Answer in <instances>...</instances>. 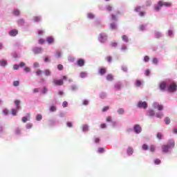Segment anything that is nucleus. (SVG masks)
<instances>
[{
	"instance_id": "obj_1",
	"label": "nucleus",
	"mask_w": 177,
	"mask_h": 177,
	"mask_svg": "<svg viewBox=\"0 0 177 177\" xmlns=\"http://www.w3.org/2000/svg\"><path fill=\"white\" fill-rule=\"evenodd\" d=\"M67 80V76L64 75L62 77V79H53V84L55 86H63V84H64V81H66Z\"/></svg>"
},
{
	"instance_id": "obj_2",
	"label": "nucleus",
	"mask_w": 177,
	"mask_h": 177,
	"mask_svg": "<svg viewBox=\"0 0 177 177\" xmlns=\"http://www.w3.org/2000/svg\"><path fill=\"white\" fill-rule=\"evenodd\" d=\"M15 103L17 106V108H16V109H12L11 110V114H12V115H14V116L17 115V111H19V110H20V100H15Z\"/></svg>"
},
{
	"instance_id": "obj_3",
	"label": "nucleus",
	"mask_w": 177,
	"mask_h": 177,
	"mask_svg": "<svg viewBox=\"0 0 177 177\" xmlns=\"http://www.w3.org/2000/svg\"><path fill=\"white\" fill-rule=\"evenodd\" d=\"M168 92L174 93L175 91H177V85L176 83L173 82L171 83L169 86L167 87Z\"/></svg>"
},
{
	"instance_id": "obj_4",
	"label": "nucleus",
	"mask_w": 177,
	"mask_h": 177,
	"mask_svg": "<svg viewBox=\"0 0 177 177\" xmlns=\"http://www.w3.org/2000/svg\"><path fill=\"white\" fill-rule=\"evenodd\" d=\"M158 5L162 8V6H166V7H171L172 6V3H169V2H163L162 1H160L158 3Z\"/></svg>"
},
{
	"instance_id": "obj_5",
	"label": "nucleus",
	"mask_w": 177,
	"mask_h": 177,
	"mask_svg": "<svg viewBox=\"0 0 177 177\" xmlns=\"http://www.w3.org/2000/svg\"><path fill=\"white\" fill-rule=\"evenodd\" d=\"M138 107L142 109H147V102H139L138 104Z\"/></svg>"
},
{
	"instance_id": "obj_6",
	"label": "nucleus",
	"mask_w": 177,
	"mask_h": 177,
	"mask_svg": "<svg viewBox=\"0 0 177 177\" xmlns=\"http://www.w3.org/2000/svg\"><path fill=\"white\" fill-rule=\"evenodd\" d=\"M134 131L136 133H140L142 132V127L139 124H136L134 126Z\"/></svg>"
},
{
	"instance_id": "obj_7",
	"label": "nucleus",
	"mask_w": 177,
	"mask_h": 177,
	"mask_svg": "<svg viewBox=\"0 0 177 177\" xmlns=\"http://www.w3.org/2000/svg\"><path fill=\"white\" fill-rule=\"evenodd\" d=\"M167 146L169 149L175 147V140H169V142H167Z\"/></svg>"
},
{
	"instance_id": "obj_8",
	"label": "nucleus",
	"mask_w": 177,
	"mask_h": 177,
	"mask_svg": "<svg viewBox=\"0 0 177 177\" xmlns=\"http://www.w3.org/2000/svg\"><path fill=\"white\" fill-rule=\"evenodd\" d=\"M19 34V31H17V30L16 29H12V30H10L9 32V35L11 36V37H16V35Z\"/></svg>"
},
{
	"instance_id": "obj_9",
	"label": "nucleus",
	"mask_w": 177,
	"mask_h": 177,
	"mask_svg": "<svg viewBox=\"0 0 177 177\" xmlns=\"http://www.w3.org/2000/svg\"><path fill=\"white\" fill-rule=\"evenodd\" d=\"M165 88H167V84H165V82H162L160 84V91H165Z\"/></svg>"
},
{
	"instance_id": "obj_10",
	"label": "nucleus",
	"mask_w": 177,
	"mask_h": 177,
	"mask_svg": "<svg viewBox=\"0 0 177 177\" xmlns=\"http://www.w3.org/2000/svg\"><path fill=\"white\" fill-rule=\"evenodd\" d=\"M84 64H85V61L84 59H80L77 60V66H79V67H82Z\"/></svg>"
},
{
	"instance_id": "obj_11",
	"label": "nucleus",
	"mask_w": 177,
	"mask_h": 177,
	"mask_svg": "<svg viewBox=\"0 0 177 177\" xmlns=\"http://www.w3.org/2000/svg\"><path fill=\"white\" fill-rule=\"evenodd\" d=\"M46 41L48 42V45H52L53 42H55V39L52 37H47Z\"/></svg>"
},
{
	"instance_id": "obj_12",
	"label": "nucleus",
	"mask_w": 177,
	"mask_h": 177,
	"mask_svg": "<svg viewBox=\"0 0 177 177\" xmlns=\"http://www.w3.org/2000/svg\"><path fill=\"white\" fill-rule=\"evenodd\" d=\"M127 154L128 156H132V154H133V148L129 147L127 149Z\"/></svg>"
},
{
	"instance_id": "obj_13",
	"label": "nucleus",
	"mask_w": 177,
	"mask_h": 177,
	"mask_svg": "<svg viewBox=\"0 0 177 177\" xmlns=\"http://www.w3.org/2000/svg\"><path fill=\"white\" fill-rule=\"evenodd\" d=\"M8 61H6V59H2L1 61H0V66L3 67H6Z\"/></svg>"
},
{
	"instance_id": "obj_14",
	"label": "nucleus",
	"mask_w": 177,
	"mask_h": 177,
	"mask_svg": "<svg viewBox=\"0 0 177 177\" xmlns=\"http://www.w3.org/2000/svg\"><path fill=\"white\" fill-rule=\"evenodd\" d=\"M82 131L83 132H88L89 131V127L87 124H84L82 126Z\"/></svg>"
},
{
	"instance_id": "obj_15",
	"label": "nucleus",
	"mask_w": 177,
	"mask_h": 177,
	"mask_svg": "<svg viewBox=\"0 0 177 177\" xmlns=\"http://www.w3.org/2000/svg\"><path fill=\"white\" fill-rule=\"evenodd\" d=\"M169 149V148L168 147V145H163L162 147V150L163 153H168V149Z\"/></svg>"
},
{
	"instance_id": "obj_16",
	"label": "nucleus",
	"mask_w": 177,
	"mask_h": 177,
	"mask_svg": "<svg viewBox=\"0 0 177 177\" xmlns=\"http://www.w3.org/2000/svg\"><path fill=\"white\" fill-rule=\"evenodd\" d=\"M153 105L155 106V107L156 106V108L159 111L163 110V109H164V106L162 105L158 104L157 103H154Z\"/></svg>"
},
{
	"instance_id": "obj_17",
	"label": "nucleus",
	"mask_w": 177,
	"mask_h": 177,
	"mask_svg": "<svg viewBox=\"0 0 177 177\" xmlns=\"http://www.w3.org/2000/svg\"><path fill=\"white\" fill-rule=\"evenodd\" d=\"M100 41L101 42H104L106 41V39H107V37L103 36V35H100Z\"/></svg>"
},
{
	"instance_id": "obj_18",
	"label": "nucleus",
	"mask_w": 177,
	"mask_h": 177,
	"mask_svg": "<svg viewBox=\"0 0 177 177\" xmlns=\"http://www.w3.org/2000/svg\"><path fill=\"white\" fill-rule=\"evenodd\" d=\"M99 73L101 75H104V74H106V68H101L99 71Z\"/></svg>"
},
{
	"instance_id": "obj_19",
	"label": "nucleus",
	"mask_w": 177,
	"mask_h": 177,
	"mask_svg": "<svg viewBox=\"0 0 177 177\" xmlns=\"http://www.w3.org/2000/svg\"><path fill=\"white\" fill-rule=\"evenodd\" d=\"M114 88L116 89V91H120V89H121V84L116 83L114 86Z\"/></svg>"
},
{
	"instance_id": "obj_20",
	"label": "nucleus",
	"mask_w": 177,
	"mask_h": 177,
	"mask_svg": "<svg viewBox=\"0 0 177 177\" xmlns=\"http://www.w3.org/2000/svg\"><path fill=\"white\" fill-rule=\"evenodd\" d=\"M34 53H39L42 52V48H36L33 50Z\"/></svg>"
},
{
	"instance_id": "obj_21",
	"label": "nucleus",
	"mask_w": 177,
	"mask_h": 177,
	"mask_svg": "<svg viewBox=\"0 0 177 177\" xmlns=\"http://www.w3.org/2000/svg\"><path fill=\"white\" fill-rule=\"evenodd\" d=\"M44 74L46 77H50L52 75V72H50L49 70L44 71Z\"/></svg>"
},
{
	"instance_id": "obj_22",
	"label": "nucleus",
	"mask_w": 177,
	"mask_h": 177,
	"mask_svg": "<svg viewBox=\"0 0 177 177\" xmlns=\"http://www.w3.org/2000/svg\"><path fill=\"white\" fill-rule=\"evenodd\" d=\"M122 41H124V42H128L129 40L128 39V36L127 35H122Z\"/></svg>"
},
{
	"instance_id": "obj_23",
	"label": "nucleus",
	"mask_w": 177,
	"mask_h": 177,
	"mask_svg": "<svg viewBox=\"0 0 177 177\" xmlns=\"http://www.w3.org/2000/svg\"><path fill=\"white\" fill-rule=\"evenodd\" d=\"M153 162L154 164H156V165H160V164H161V160L157 158V159H155L153 160Z\"/></svg>"
},
{
	"instance_id": "obj_24",
	"label": "nucleus",
	"mask_w": 177,
	"mask_h": 177,
	"mask_svg": "<svg viewBox=\"0 0 177 177\" xmlns=\"http://www.w3.org/2000/svg\"><path fill=\"white\" fill-rule=\"evenodd\" d=\"M155 114H156V113H154V111H153V110H149V111H148V115H149V117H153Z\"/></svg>"
},
{
	"instance_id": "obj_25",
	"label": "nucleus",
	"mask_w": 177,
	"mask_h": 177,
	"mask_svg": "<svg viewBox=\"0 0 177 177\" xmlns=\"http://www.w3.org/2000/svg\"><path fill=\"white\" fill-rule=\"evenodd\" d=\"M150 151L154 153L156 151V147L154 145H151L149 147Z\"/></svg>"
},
{
	"instance_id": "obj_26",
	"label": "nucleus",
	"mask_w": 177,
	"mask_h": 177,
	"mask_svg": "<svg viewBox=\"0 0 177 177\" xmlns=\"http://www.w3.org/2000/svg\"><path fill=\"white\" fill-rule=\"evenodd\" d=\"M106 80L107 81H113V77L112 76V75L109 74L106 76Z\"/></svg>"
},
{
	"instance_id": "obj_27",
	"label": "nucleus",
	"mask_w": 177,
	"mask_h": 177,
	"mask_svg": "<svg viewBox=\"0 0 177 177\" xmlns=\"http://www.w3.org/2000/svg\"><path fill=\"white\" fill-rule=\"evenodd\" d=\"M165 122L167 125H169L171 123V119L169 118H165Z\"/></svg>"
},
{
	"instance_id": "obj_28",
	"label": "nucleus",
	"mask_w": 177,
	"mask_h": 177,
	"mask_svg": "<svg viewBox=\"0 0 177 177\" xmlns=\"http://www.w3.org/2000/svg\"><path fill=\"white\" fill-rule=\"evenodd\" d=\"M136 86H140L142 85V81L140 80H136L135 83Z\"/></svg>"
},
{
	"instance_id": "obj_29",
	"label": "nucleus",
	"mask_w": 177,
	"mask_h": 177,
	"mask_svg": "<svg viewBox=\"0 0 177 177\" xmlns=\"http://www.w3.org/2000/svg\"><path fill=\"white\" fill-rule=\"evenodd\" d=\"M49 110H50V111H51V112H54V111H56L57 109H56V106H50Z\"/></svg>"
},
{
	"instance_id": "obj_30",
	"label": "nucleus",
	"mask_w": 177,
	"mask_h": 177,
	"mask_svg": "<svg viewBox=\"0 0 177 177\" xmlns=\"http://www.w3.org/2000/svg\"><path fill=\"white\" fill-rule=\"evenodd\" d=\"M36 120H37V121H41V120H42V115L38 114V115L36 116Z\"/></svg>"
},
{
	"instance_id": "obj_31",
	"label": "nucleus",
	"mask_w": 177,
	"mask_h": 177,
	"mask_svg": "<svg viewBox=\"0 0 177 177\" xmlns=\"http://www.w3.org/2000/svg\"><path fill=\"white\" fill-rule=\"evenodd\" d=\"M39 20H41V17H35L33 19V21H35V23L39 21Z\"/></svg>"
},
{
	"instance_id": "obj_32",
	"label": "nucleus",
	"mask_w": 177,
	"mask_h": 177,
	"mask_svg": "<svg viewBox=\"0 0 177 177\" xmlns=\"http://www.w3.org/2000/svg\"><path fill=\"white\" fill-rule=\"evenodd\" d=\"M13 15H15V16H19V15H20V11H19V10H15L13 12Z\"/></svg>"
},
{
	"instance_id": "obj_33",
	"label": "nucleus",
	"mask_w": 177,
	"mask_h": 177,
	"mask_svg": "<svg viewBox=\"0 0 177 177\" xmlns=\"http://www.w3.org/2000/svg\"><path fill=\"white\" fill-rule=\"evenodd\" d=\"M19 85H20V82L16 80V81H14L13 82V86H19Z\"/></svg>"
},
{
	"instance_id": "obj_34",
	"label": "nucleus",
	"mask_w": 177,
	"mask_h": 177,
	"mask_svg": "<svg viewBox=\"0 0 177 177\" xmlns=\"http://www.w3.org/2000/svg\"><path fill=\"white\" fill-rule=\"evenodd\" d=\"M106 10L108 12H111V10H113V7L111 6H110V5L107 6H106Z\"/></svg>"
},
{
	"instance_id": "obj_35",
	"label": "nucleus",
	"mask_w": 177,
	"mask_h": 177,
	"mask_svg": "<svg viewBox=\"0 0 177 177\" xmlns=\"http://www.w3.org/2000/svg\"><path fill=\"white\" fill-rule=\"evenodd\" d=\"M88 19H92L95 18V15H93V14H92V13H88Z\"/></svg>"
},
{
	"instance_id": "obj_36",
	"label": "nucleus",
	"mask_w": 177,
	"mask_h": 177,
	"mask_svg": "<svg viewBox=\"0 0 177 177\" xmlns=\"http://www.w3.org/2000/svg\"><path fill=\"white\" fill-rule=\"evenodd\" d=\"M31 128H32V124L28 123V124H26V129H31Z\"/></svg>"
},
{
	"instance_id": "obj_37",
	"label": "nucleus",
	"mask_w": 177,
	"mask_h": 177,
	"mask_svg": "<svg viewBox=\"0 0 177 177\" xmlns=\"http://www.w3.org/2000/svg\"><path fill=\"white\" fill-rule=\"evenodd\" d=\"M156 136L158 139H162V134L161 133H158Z\"/></svg>"
},
{
	"instance_id": "obj_38",
	"label": "nucleus",
	"mask_w": 177,
	"mask_h": 177,
	"mask_svg": "<svg viewBox=\"0 0 177 177\" xmlns=\"http://www.w3.org/2000/svg\"><path fill=\"white\" fill-rule=\"evenodd\" d=\"M111 28H112V30H115V28H117L115 24H111Z\"/></svg>"
},
{
	"instance_id": "obj_39",
	"label": "nucleus",
	"mask_w": 177,
	"mask_h": 177,
	"mask_svg": "<svg viewBox=\"0 0 177 177\" xmlns=\"http://www.w3.org/2000/svg\"><path fill=\"white\" fill-rule=\"evenodd\" d=\"M80 77H81V78H85V77H86V73L82 72L80 73Z\"/></svg>"
},
{
	"instance_id": "obj_40",
	"label": "nucleus",
	"mask_w": 177,
	"mask_h": 177,
	"mask_svg": "<svg viewBox=\"0 0 177 177\" xmlns=\"http://www.w3.org/2000/svg\"><path fill=\"white\" fill-rule=\"evenodd\" d=\"M124 109H118V113H119V114H124Z\"/></svg>"
},
{
	"instance_id": "obj_41",
	"label": "nucleus",
	"mask_w": 177,
	"mask_h": 177,
	"mask_svg": "<svg viewBox=\"0 0 177 177\" xmlns=\"http://www.w3.org/2000/svg\"><path fill=\"white\" fill-rule=\"evenodd\" d=\"M21 120H22V122H24V123L28 121V119L27 118V117H23Z\"/></svg>"
},
{
	"instance_id": "obj_42",
	"label": "nucleus",
	"mask_w": 177,
	"mask_h": 177,
	"mask_svg": "<svg viewBox=\"0 0 177 177\" xmlns=\"http://www.w3.org/2000/svg\"><path fill=\"white\" fill-rule=\"evenodd\" d=\"M149 60H150V57H149V56L146 55V56L145 57V58H144V61H145V62H149Z\"/></svg>"
},
{
	"instance_id": "obj_43",
	"label": "nucleus",
	"mask_w": 177,
	"mask_h": 177,
	"mask_svg": "<svg viewBox=\"0 0 177 177\" xmlns=\"http://www.w3.org/2000/svg\"><path fill=\"white\" fill-rule=\"evenodd\" d=\"M67 106H68V103L66 101H64V102L62 103V106H63V107H67Z\"/></svg>"
},
{
	"instance_id": "obj_44",
	"label": "nucleus",
	"mask_w": 177,
	"mask_h": 177,
	"mask_svg": "<svg viewBox=\"0 0 177 177\" xmlns=\"http://www.w3.org/2000/svg\"><path fill=\"white\" fill-rule=\"evenodd\" d=\"M164 116V115L162 113H157L156 114V117L158 118H162Z\"/></svg>"
},
{
	"instance_id": "obj_45",
	"label": "nucleus",
	"mask_w": 177,
	"mask_h": 177,
	"mask_svg": "<svg viewBox=\"0 0 177 177\" xmlns=\"http://www.w3.org/2000/svg\"><path fill=\"white\" fill-rule=\"evenodd\" d=\"M33 66L35 68H38V67H39V64L38 62H35Z\"/></svg>"
},
{
	"instance_id": "obj_46",
	"label": "nucleus",
	"mask_w": 177,
	"mask_h": 177,
	"mask_svg": "<svg viewBox=\"0 0 177 177\" xmlns=\"http://www.w3.org/2000/svg\"><path fill=\"white\" fill-rule=\"evenodd\" d=\"M142 149H143L144 150H147V149H149V147L147 146V145L144 144V145H142Z\"/></svg>"
},
{
	"instance_id": "obj_47",
	"label": "nucleus",
	"mask_w": 177,
	"mask_h": 177,
	"mask_svg": "<svg viewBox=\"0 0 177 177\" xmlns=\"http://www.w3.org/2000/svg\"><path fill=\"white\" fill-rule=\"evenodd\" d=\"M19 64H15V65L13 66V69H14V70H19Z\"/></svg>"
},
{
	"instance_id": "obj_48",
	"label": "nucleus",
	"mask_w": 177,
	"mask_h": 177,
	"mask_svg": "<svg viewBox=\"0 0 177 177\" xmlns=\"http://www.w3.org/2000/svg\"><path fill=\"white\" fill-rule=\"evenodd\" d=\"M152 62L153 64H157V63H158V59H157V58H153Z\"/></svg>"
},
{
	"instance_id": "obj_49",
	"label": "nucleus",
	"mask_w": 177,
	"mask_h": 177,
	"mask_svg": "<svg viewBox=\"0 0 177 177\" xmlns=\"http://www.w3.org/2000/svg\"><path fill=\"white\" fill-rule=\"evenodd\" d=\"M57 68H58V70H59V71L63 70V68H64L63 65L59 64V65L57 66Z\"/></svg>"
},
{
	"instance_id": "obj_50",
	"label": "nucleus",
	"mask_w": 177,
	"mask_h": 177,
	"mask_svg": "<svg viewBox=\"0 0 177 177\" xmlns=\"http://www.w3.org/2000/svg\"><path fill=\"white\" fill-rule=\"evenodd\" d=\"M36 74H37V75H41V74H42V71H41V70H37V71H36Z\"/></svg>"
},
{
	"instance_id": "obj_51",
	"label": "nucleus",
	"mask_w": 177,
	"mask_h": 177,
	"mask_svg": "<svg viewBox=\"0 0 177 177\" xmlns=\"http://www.w3.org/2000/svg\"><path fill=\"white\" fill-rule=\"evenodd\" d=\"M88 103H89V102L88 100H84L83 101L84 106H87V104H88Z\"/></svg>"
},
{
	"instance_id": "obj_52",
	"label": "nucleus",
	"mask_w": 177,
	"mask_h": 177,
	"mask_svg": "<svg viewBox=\"0 0 177 177\" xmlns=\"http://www.w3.org/2000/svg\"><path fill=\"white\" fill-rule=\"evenodd\" d=\"M46 92H48V88H46V87L44 86L43 88L42 93L45 94V93H46Z\"/></svg>"
},
{
	"instance_id": "obj_53",
	"label": "nucleus",
	"mask_w": 177,
	"mask_h": 177,
	"mask_svg": "<svg viewBox=\"0 0 177 177\" xmlns=\"http://www.w3.org/2000/svg\"><path fill=\"white\" fill-rule=\"evenodd\" d=\"M33 92L34 93H38V92H39V88H34Z\"/></svg>"
},
{
	"instance_id": "obj_54",
	"label": "nucleus",
	"mask_w": 177,
	"mask_h": 177,
	"mask_svg": "<svg viewBox=\"0 0 177 177\" xmlns=\"http://www.w3.org/2000/svg\"><path fill=\"white\" fill-rule=\"evenodd\" d=\"M24 71H26V73H29V71H31V69L28 67H26L24 68Z\"/></svg>"
},
{
	"instance_id": "obj_55",
	"label": "nucleus",
	"mask_w": 177,
	"mask_h": 177,
	"mask_svg": "<svg viewBox=\"0 0 177 177\" xmlns=\"http://www.w3.org/2000/svg\"><path fill=\"white\" fill-rule=\"evenodd\" d=\"M39 44H45V39H40L39 40Z\"/></svg>"
},
{
	"instance_id": "obj_56",
	"label": "nucleus",
	"mask_w": 177,
	"mask_h": 177,
	"mask_svg": "<svg viewBox=\"0 0 177 177\" xmlns=\"http://www.w3.org/2000/svg\"><path fill=\"white\" fill-rule=\"evenodd\" d=\"M141 9V7L140 6H137L136 8H135V11L136 12H140Z\"/></svg>"
},
{
	"instance_id": "obj_57",
	"label": "nucleus",
	"mask_w": 177,
	"mask_h": 177,
	"mask_svg": "<svg viewBox=\"0 0 177 177\" xmlns=\"http://www.w3.org/2000/svg\"><path fill=\"white\" fill-rule=\"evenodd\" d=\"M106 121L107 122H111L112 119L111 116H109L108 118H106Z\"/></svg>"
},
{
	"instance_id": "obj_58",
	"label": "nucleus",
	"mask_w": 177,
	"mask_h": 177,
	"mask_svg": "<svg viewBox=\"0 0 177 177\" xmlns=\"http://www.w3.org/2000/svg\"><path fill=\"white\" fill-rule=\"evenodd\" d=\"M109 106H104L103 109H102V111L104 112V111H107V110H109Z\"/></svg>"
},
{
	"instance_id": "obj_59",
	"label": "nucleus",
	"mask_w": 177,
	"mask_h": 177,
	"mask_svg": "<svg viewBox=\"0 0 177 177\" xmlns=\"http://www.w3.org/2000/svg\"><path fill=\"white\" fill-rule=\"evenodd\" d=\"M19 66V67H24V66H26V63L21 62Z\"/></svg>"
},
{
	"instance_id": "obj_60",
	"label": "nucleus",
	"mask_w": 177,
	"mask_h": 177,
	"mask_svg": "<svg viewBox=\"0 0 177 177\" xmlns=\"http://www.w3.org/2000/svg\"><path fill=\"white\" fill-rule=\"evenodd\" d=\"M117 42H113L111 43V46H113V48H115L117 46Z\"/></svg>"
},
{
	"instance_id": "obj_61",
	"label": "nucleus",
	"mask_w": 177,
	"mask_h": 177,
	"mask_svg": "<svg viewBox=\"0 0 177 177\" xmlns=\"http://www.w3.org/2000/svg\"><path fill=\"white\" fill-rule=\"evenodd\" d=\"M19 24H20V25L24 24V20H23V19H19Z\"/></svg>"
},
{
	"instance_id": "obj_62",
	"label": "nucleus",
	"mask_w": 177,
	"mask_h": 177,
	"mask_svg": "<svg viewBox=\"0 0 177 177\" xmlns=\"http://www.w3.org/2000/svg\"><path fill=\"white\" fill-rule=\"evenodd\" d=\"M71 89L72 91H77V86H72Z\"/></svg>"
},
{
	"instance_id": "obj_63",
	"label": "nucleus",
	"mask_w": 177,
	"mask_h": 177,
	"mask_svg": "<svg viewBox=\"0 0 177 177\" xmlns=\"http://www.w3.org/2000/svg\"><path fill=\"white\" fill-rule=\"evenodd\" d=\"M44 34V30H39L38 31V35H42Z\"/></svg>"
},
{
	"instance_id": "obj_64",
	"label": "nucleus",
	"mask_w": 177,
	"mask_h": 177,
	"mask_svg": "<svg viewBox=\"0 0 177 177\" xmlns=\"http://www.w3.org/2000/svg\"><path fill=\"white\" fill-rule=\"evenodd\" d=\"M122 50H127V46H122L121 47Z\"/></svg>"
}]
</instances>
